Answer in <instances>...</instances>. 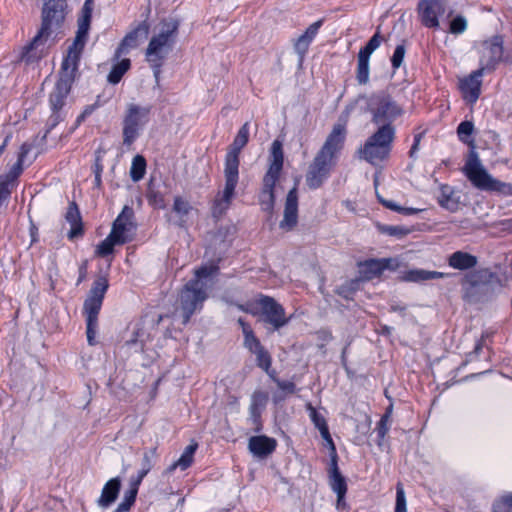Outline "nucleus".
<instances>
[{
    "label": "nucleus",
    "mask_w": 512,
    "mask_h": 512,
    "mask_svg": "<svg viewBox=\"0 0 512 512\" xmlns=\"http://www.w3.org/2000/svg\"><path fill=\"white\" fill-rule=\"evenodd\" d=\"M95 184L98 187L101 185V174H99V170H95Z\"/></svg>",
    "instance_id": "obj_64"
},
{
    "label": "nucleus",
    "mask_w": 512,
    "mask_h": 512,
    "mask_svg": "<svg viewBox=\"0 0 512 512\" xmlns=\"http://www.w3.org/2000/svg\"><path fill=\"white\" fill-rule=\"evenodd\" d=\"M276 446V440L265 435L252 436L248 441L249 451L258 458H266L275 451Z\"/></svg>",
    "instance_id": "obj_24"
},
{
    "label": "nucleus",
    "mask_w": 512,
    "mask_h": 512,
    "mask_svg": "<svg viewBox=\"0 0 512 512\" xmlns=\"http://www.w3.org/2000/svg\"><path fill=\"white\" fill-rule=\"evenodd\" d=\"M346 134V120H339L333 125L331 132L328 134L317 154L336 163L338 154L344 146Z\"/></svg>",
    "instance_id": "obj_11"
},
{
    "label": "nucleus",
    "mask_w": 512,
    "mask_h": 512,
    "mask_svg": "<svg viewBox=\"0 0 512 512\" xmlns=\"http://www.w3.org/2000/svg\"><path fill=\"white\" fill-rule=\"evenodd\" d=\"M405 56V47L403 45H398L393 53L391 62L392 66L397 69L401 66L403 59Z\"/></svg>",
    "instance_id": "obj_55"
},
{
    "label": "nucleus",
    "mask_w": 512,
    "mask_h": 512,
    "mask_svg": "<svg viewBox=\"0 0 512 512\" xmlns=\"http://www.w3.org/2000/svg\"><path fill=\"white\" fill-rule=\"evenodd\" d=\"M322 25V21H316L312 23L306 31L297 38V40L294 43V49L296 53L299 55L300 60H302L308 51L309 45L314 39V37L317 35L320 27Z\"/></svg>",
    "instance_id": "obj_25"
},
{
    "label": "nucleus",
    "mask_w": 512,
    "mask_h": 512,
    "mask_svg": "<svg viewBox=\"0 0 512 512\" xmlns=\"http://www.w3.org/2000/svg\"><path fill=\"white\" fill-rule=\"evenodd\" d=\"M15 183L0 176V209L7 205Z\"/></svg>",
    "instance_id": "obj_43"
},
{
    "label": "nucleus",
    "mask_w": 512,
    "mask_h": 512,
    "mask_svg": "<svg viewBox=\"0 0 512 512\" xmlns=\"http://www.w3.org/2000/svg\"><path fill=\"white\" fill-rule=\"evenodd\" d=\"M66 220L71 225V229L68 234L69 238L73 239L75 237L82 235L83 229L81 216L78 207L75 203H71L69 205L68 210L66 212Z\"/></svg>",
    "instance_id": "obj_31"
},
{
    "label": "nucleus",
    "mask_w": 512,
    "mask_h": 512,
    "mask_svg": "<svg viewBox=\"0 0 512 512\" xmlns=\"http://www.w3.org/2000/svg\"><path fill=\"white\" fill-rule=\"evenodd\" d=\"M135 228L134 211L130 206L125 205L121 213L114 220L110 232L114 233L118 241L120 240V242L125 244L132 239Z\"/></svg>",
    "instance_id": "obj_16"
},
{
    "label": "nucleus",
    "mask_w": 512,
    "mask_h": 512,
    "mask_svg": "<svg viewBox=\"0 0 512 512\" xmlns=\"http://www.w3.org/2000/svg\"><path fill=\"white\" fill-rule=\"evenodd\" d=\"M85 45V40L75 37L73 44L69 47L68 54L62 63V73L59 80H67L71 84L77 70L78 61Z\"/></svg>",
    "instance_id": "obj_20"
},
{
    "label": "nucleus",
    "mask_w": 512,
    "mask_h": 512,
    "mask_svg": "<svg viewBox=\"0 0 512 512\" xmlns=\"http://www.w3.org/2000/svg\"><path fill=\"white\" fill-rule=\"evenodd\" d=\"M388 419H389V411H387V413L382 416V418L376 428V431H377L380 439H384L385 435L388 432V429H389L387 426Z\"/></svg>",
    "instance_id": "obj_56"
},
{
    "label": "nucleus",
    "mask_w": 512,
    "mask_h": 512,
    "mask_svg": "<svg viewBox=\"0 0 512 512\" xmlns=\"http://www.w3.org/2000/svg\"><path fill=\"white\" fill-rule=\"evenodd\" d=\"M197 448L198 444L196 442L189 444L183 451L180 458L167 468V472L172 473L177 468H180L181 470L187 469L193 462V456Z\"/></svg>",
    "instance_id": "obj_32"
},
{
    "label": "nucleus",
    "mask_w": 512,
    "mask_h": 512,
    "mask_svg": "<svg viewBox=\"0 0 512 512\" xmlns=\"http://www.w3.org/2000/svg\"><path fill=\"white\" fill-rule=\"evenodd\" d=\"M420 135H417L415 137V142H414V145L412 146L411 150H410V156L412 157L414 155V153L416 152V150L418 149V146H419V143H420Z\"/></svg>",
    "instance_id": "obj_62"
},
{
    "label": "nucleus",
    "mask_w": 512,
    "mask_h": 512,
    "mask_svg": "<svg viewBox=\"0 0 512 512\" xmlns=\"http://www.w3.org/2000/svg\"><path fill=\"white\" fill-rule=\"evenodd\" d=\"M150 109L129 104L123 119V143L130 146L139 136L140 130L148 121Z\"/></svg>",
    "instance_id": "obj_9"
},
{
    "label": "nucleus",
    "mask_w": 512,
    "mask_h": 512,
    "mask_svg": "<svg viewBox=\"0 0 512 512\" xmlns=\"http://www.w3.org/2000/svg\"><path fill=\"white\" fill-rule=\"evenodd\" d=\"M438 203L441 207L451 212H455L459 209L460 198L450 186L443 185L441 186L440 193L438 195Z\"/></svg>",
    "instance_id": "obj_30"
},
{
    "label": "nucleus",
    "mask_w": 512,
    "mask_h": 512,
    "mask_svg": "<svg viewBox=\"0 0 512 512\" xmlns=\"http://www.w3.org/2000/svg\"><path fill=\"white\" fill-rule=\"evenodd\" d=\"M503 60V39L494 36L484 41L481 45L480 70L493 71L500 61Z\"/></svg>",
    "instance_id": "obj_13"
},
{
    "label": "nucleus",
    "mask_w": 512,
    "mask_h": 512,
    "mask_svg": "<svg viewBox=\"0 0 512 512\" xmlns=\"http://www.w3.org/2000/svg\"><path fill=\"white\" fill-rule=\"evenodd\" d=\"M446 11L445 0H421L418 4V13L423 25L429 28L439 27L438 18Z\"/></svg>",
    "instance_id": "obj_17"
},
{
    "label": "nucleus",
    "mask_w": 512,
    "mask_h": 512,
    "mask_svg": "<svg viewBox=\"0 0 512 512\" xmlns=\"http://www.w3.org/2000/svg\"><path fill=\"white\" fill-rule=\"evenodd\" d=\"M322 438L326 441V443H327V445L329 447V450H330V453H331V460L335 459V461H337L336 447L334 445V442H333V440L331 438L330 433L328 432V436L327 437H322Z\"/></svg>",
    "instance_id": "obj_60"
},
{
    "label": "nucleus",
    "mask_w": 512,
    "mask_h": 512,
    "mask_svg": "<svg viewBox=\"0 0 512 512\" xmlns=\"http://www.w3.org/2000/svg\"><path fill=\"white\" fill-rule=\"evenodd\" d=\"M395 512H407L405 493L401 484L397 485Z\"/></svg>",
    "instance_id": "obj_53"
},
{
    "label": "nucleus",
    "mask_w": 512,
    "mask_h": 512,
    "mask_svg": "<svg viewBox=\"0 0 512 512\" xmlns=\"http://www.w3.org/2000/svg\"><path fill=\"white\" fill-rule=\"evenodd\" d=\"M336 507L337 509H344L346 507V503L344 501V498H339V496H337V503H336Z\"/></svg>",
    "instance_id": "obj_63"
},
{
    "label": "nucleus",
    "mask_w": 512,
    "mask_h": 512,
    "mask_svg": "<svg viewBox=\"0 0 512 512\" xmlns=\"http://www.w3.org/2000/svg\"><path fill=\"white\" fill-rule=\"evenodd\" d=\"M146 170V161L144 157L137 155L133 158L131 169H130V176L133 181L137 182L141 180L144 177Z\"/></svg>",
    "instance_id": "obj_42"
},
{
    "label": "nucleus",
    "mask_w": 512,
    "mask_h": 512,
    "mask_svg": "<svg viewBox=\"0 0 512 512\" xmlns=\"http://www.w3.org/2000/svg\"><path fill=\"white\" fill-rule=\"evenodd\" d=\"M141 482L142 481L136 478L131 480L129 490L125 492L123 501L118 505L114 512H127L130 509L135 502Z\"/></svg>",
    "instance_id": "obj_34"
},
{
    "label": "nucleus",
    "mask_w": 512,
    "mask_h": 512,
    "mask_svg": "<svg viewBox=\"0 0 512 512\" xmlns=\"http://www.w3.org/2000/svg\"><path fill=\"white\" fill-rule=\"evenodd\" d=\"M123 242L118 241V238L114 235V233H109V235L97 246L96 253L99 256H107L113 252L115 245H122Z\"/></svg>",
    "instance_id": "obj_39"
},
{
    "label": "nucleus",
    "mask_w": 512,
    "mask_h": 512,
    "mask_svg": "<svg viewBox=\"0 0 512 512\" xmlns=\"http://www.w3.org/2000/svg\"><path fill=\"white\" fill-rule=\"evenodd\" d=\"M249 127L245 123L238 131L233 143L229 146L225 157V186L214 201L213 215L221 216L229 208L239 179V154L248 143Z\"/></svg>",
    "instance_id": "obj_1"
},
{
    "label": "nucleus",
    "mask_w": 512,
    "mask_h": 512,
    "mask_svg": "<svg viewBox=\"0 0 512 512\" xmlns=\"http://www.w3.org/2000/svg\"><path fill=\"white\" fill-rule=\"evenodd\" d=\"M206 291L199 286V281H189L182 289L177 310L180 311L183 324H186L191 315L201 307L206 299Z\"/></svg>",
    "instance_id": "obj_8"
},
{
    "label": "nucleus",
    "mask_w": 512,
    "mask_h": 512,
    "mask_svg": "<svg viewBox=\"0 0 512 512\" xmlns=\"http://www.w3.org/2000/svg\"><path fill=\"white\" fill-rule=\"evenodd\" d=\"M25 162H20L19 159H17V162L13 164V166L10 168V170L5 174L2 175L4 178L16 183L17 178L20 176V174L23 171V165Z\"/></svg>",
    "instance_id": "obj_52"
},
{
    "label": "nucleus",
    "mask_w": 512,
    "mask_h": 512,
    "mask_svg": "<svg viewBox=\"0 0 512 512\" xmlns=\"http://www.w3.org/2000/svg\"><path fill=\"white\" fill-rule=\"evenodd\" d=\"M392 259H383V260H370L365 263L366 272L370 273L372 276L380 275L385 269L391 268Z\"/></svg>",
    "instance_id": "obj_40"
},
{
    "label": "nucleus",
    "mask_w": 512,
    "mask_h": 512,
    "mask_svg": "<svg viewBox=\"0 0 512 512\" xmlns=\"http://www.w3.org/2000/svg\"><path fill=\"white\" fill-rule=\"evenodd\" d=\"M66 2L46 0L42 9V24L31 43L24 48L22 60L26 63L38 61L45 55L46 43L64 21Z\"/></svg>",
    "instance_id": "obj_2"
},
{
    "label": "nucleus",
    "mask_w": 512,
    "mask_h": 512,
    "mask_svg": "<svg viewBox=\"0 0 512 512\" xmlns=\"http://www.w3.org/2000/svg\"><path fill=\"white\" fill-rule=\"evenodd\" d=\"M381 231L387 235L394 236L397 238H403L408 235L411 231L404 226H393L385 225L381 227Z\"/></svg>",
    "instance_id": "obj_49"
},
{
    "label": "nucleus",
    "mask_w": 512,
    "mask_h": 512,
    "mask_svg": "<svg viewBox=\"0 0 512 512\" xmlns=\"http://www.w3.org/2000/svg\"><path fill=\"white\" fill-rule=\"evenodd\" d=\"M477 263L478 259L476 256L464 251H456L448 257V265L457 270L474 268Z\"/></svg>",
    "instance_id": "obj_26"
},
{
    "label": "nucleus",
    "mask_w": 512,
    "mask_h": 512,
    "mask_svg": "<svg viewBox=\"0 0 512 512\" xmlns=\"http://www.w3.org/2000/svg\"><path fill=\"white\" fill-rule=\"evenodd\" d=\"M448 274L438 271H429L425 269H411L404 273L402 279L407 282H424L434 279H441Z\"/></svg>",
    "instance_id": "obj_29"
},
{
    "label": "nucleus",
    "mask_w": 512,
    "mask_h": 512,
    "mask_svg": "<svg viewBox=\"0 0 512 512\" xmlns=\"http://www.w3.org/2000/svg\"><path fill=\"white\" fill-rule=\"evenodd\" d=\"M462 172L472 185L479 190L502 192L508 188L507 184L495 179L489 174L474 149L470 151L462 168Z\"/></svg>",
    "instance_id": "obj_6"
},
{
    "label": "nucleus",
    "mask_w": 512,
    "mask_h": 512,
    "mask_svg": "<svg viewBox=\"0 0 512 512\" xmlns=\"http://www.w3.org/2000/svg\"><path fill=\"white\" fill-rule=\"evenodd\" d=\"M107 288V279L105 277L97 278L84 302V312L87 322L86 334L89 345L96 344L95 335L98 326V314Z\"/></svg>",
    "instance_id": "obj_7"
},
{
    "label": "nucleus",
    "mask_w": 512,
    "mask_h": 512,
    "mask_svg": "<svg viewBox=\"0 0 512 512\" xmlns=\"http://www.w3.org/2000/svg\"><path fill=\"white\" fill-rule=\"evenodd\" d=\"M494 283L503 285L502 281L489 269H479L464 278L463 288L471 300H476L479 294L487 293Z\"/></svg>",
    "instance_id": "obj_10"
},
{
    "label": "nucleus",
    "mask_w": 512,
    "mask_h": 512,
    "mask_svg": "<svg viewBox=\"0 0 512 512\" xmlns=\"http://www.w3.org/2000/svg\"><path fill=\"white\" fill-rule=\"evenodd\" d=\"M172 212L174 217L170 221L178 227H185L193 215L197 214V210L191 203L181 196L174 197Z\"/></svg>",
    "instance_id": "obj_22"
},
{
    "label": "nucleus",
    "mask_w": 512,
    "mask_h": 512,
    "mask_svg": "<svg viewBox=\"0 0 512 512\" xmlns=\"http://www.w3.org/2000/svg\"><path fill=\"white\" fill-rule=\"evenodd\" d=\"M473 129H474L473 123L470 121H464V122L460 123L457 128V133L459 135V138L465 143H470L466 139V137H468L472 134Z\"/></svg>",
    "instance_id": "obj_51"
},
{
    "label": "nucleus",
    "mask_w": 512,
    "mask_h": 512,
    "mask_svg": "<svg viewBox=\"0 0 512 512\" xmlns=\"http://www.w3.org/2000/svg\"><path fill=\"white\" fill-rule=\"evenodd\" d=\"M34 142L35 140L33 142H25L21 145L18 154V159L20 160V162H28V164H30L35 160L36 155H34L33 157H29V153L34 148Z\"/></svg>",
    "instance_id": "obj_50"
},
{
    "label": "nucleus",
    "mask_w": 512,
    "mask_h": 512,
    "mask_svg": "<svg viewBox=\"0 0 512 512\" xmlns=\"http://www.w3.org/2000/svg\"><path fill=\"white\" fill-rule=\"evenodd\" d=\"M238 323L240 324V326L242 328L243 335H244V346L250 352L256 350L259 347H261L262 344L260 343V341L254 335V332H253L252 328L246 322H244V320L241 319V318L238 319Z\"/></svg>",
    "instance_id": "obj_37"
},
{
    "label": "nucleus",
    "mask_w": 512,
    "mask_h": 512,
    "mask_svg": "<svg viewBox=\"0 0 512 512\" xmlns=\"http://www.w3.org/2000/svg\"><path fill=\"white\" fill-rule=\"evenodd\" d=\"M395 138L394 126H380L359 149L360 158L376 165L389 157Z\"/></svg>",
    "instance_id": "obj_5"
},
{
    "label": "nucleus",
    "mask_w": 512,
    "mask_h": 512,
    "mask_svg": "<svg viewBox=\"0 0 512 512\" xmlns=\"http://www.w3.org/2000/svg\"><path fill=\"white\" fill-rule=\"evenodd\" d=\"M306 408L309 411V415H310L312 422L314 423L315 427L318 428L321 436L327 437L328 436V426H327L325 418L321 414H319L310 403L307 404Z\"/></svg>",
    "instance_id": "obj_41"
},
{
    "label": "nucleus",
    "mask_w": 512,
    "mask_h": 512,
    "mask_svg": "<svg viewBox=\"0 0 512 512\" xmlns=\"http://www.w3.org/2000/svg\"><path fill=\"white\" fill-rule=\"evenodd\" d=\"M362 111L371 115V121L377 126H393L392 123L404 114L403 107L384 91L361 94L357 97Z\"/></svg>",
    "instance_id": "obj_3"
},
{
    "label": "nucleus",
    "mask_w": 512,
    "mask_h": 512,
    "mask_svg": "<svg viewBox=\"0 0 512 512\" xmlns=\"http://www.w3.org/2000/svg\"><path fill=\"white\" fill-rule=\"evenodd\" d=\"M298 221V195L296 185L288 192L285 202L283 220L280 228L286 231L292 230Z\"/></svg>",
    "instance_id": "obj_21"
},
{
    "label": "nucleus",
    "mask_w": 512,
    "mask_h": 512,
    "mask_svg": "<svg viewBox=\"0 0 512 512\" xmlns=\"http://www.w3.org/2000/svg\"><path fill=\"white\" fill-rule=\"evenodd\" d=\"M260 205L263 211L272 213L275 204L274 191L262 189L259 197Z\"/></svg>",
    "instance_id": "obj_46"
},
{
    "label": "nucleus",
    "mask_w": 512,
    "mask_h": 512,
    "mask_svg": "<svg viewBox=\"0 0 512 512\" xmlns=\"http://www.w3.org/2000/svg\"><path fill=\"white\" fill-rule=\"evenodd\" d=\"M259 305L261 306L262 320L270 324L273 330H278L288 323L289 318L286 317L284 308L273 298L263 296L259 300Z\"/></svg>",
    "instance_id": "obj_14"
},
{
    "label": "nucleus",
    "mask_w": 512,
    "mask_h": 512,
    "mask_svg": "<svg viewBox=\"0 0 512 512\" xmlns=\"http://www.w3.org/2000/svg\"><path fill=\"white\" fill-rule=\"evenodd\" d=\"M335 165V162L316 153L312 162L309 164L305 175L307 186L310 189L320 188L329 178Z\"/></svg>",
    "instance_id": "obj_12"
},
{
    "label": "nucleus",
    "mask_w": 512,
    "mask_h": 512,
    "mask_svg": "<svg viewBox=\"0 0 512 512\" xmlns=\"http://www.w3.org/2000/svg\"><path fill=\"white\" fill-rule=\"evenodd\" d=\"M157 458V449L156 447L145 451L143 453V458L141 462V469L139 470L136 479H139L140 481L143 480V478L150 472V470L153 468L154 460Z\"/></svg>",
    "instance_id": "obj_38"
},
{
    "label": "nucleus",
    "mask_w": 512,
    "mask_h": 512,
    "mask_svg": "<svg viewBox=\"0 0 512 512\" xmlns=\"http://www.w3.org/2000/svg\"><path fill=\"white\" fill-rule=\"evenodd\" d=\"M329 483L331 489L339 496V498H344L347 492V484L344 476L340 473L337 461L332 459V463L329 469Z\"/></svg>",
    "instance_id": "obj_28"
},
{
    "label": "nucleus",
    "mask_w": 512,
    "mask_h": 512,
    "mask_svg": "<svg viewBox=\"0 0 512 512\" xmlns=\"http://www.w3.org/2000/svg\"><path fill=\"white\" fill-rule=\"evenodd\" d=\"M483 74L482 70L477 69L459 80V89L467 103L474 104L478 100L481 93V77Z\"/></svg>",
    "instance_id": "obj_19"
},
{
    "label": "nucleus",
    "mask_w": 512,
    "mask_h": 512,
    "mask_svg": "<svg viewBox=\"0 0 512 512\" xmlns=\"http://www.w3.org/2000/svg\"><path fill=\"white\" fill-rule=\"evenodd\" d=\"M254 405H265L268 400V395L261 391H256L252 396Z\"/></svg>",
    "instance_id": "obj_58"
},
{
    "label": "nucleus",
    "mask_w": 512,
    "mask_h": 512,
    "mask_svg": "<svg viewBox=\"0 0 512 512\" xmlns=\"http://www.w3.org/2000/svg\"><path fill=\"white\" fill-rule=\"evenodd\" d=\"M380 201L388 209H391L393 211H397V212H399L401 214H404V215H414V214H417V213H419L421 211V209H417V208L401 207V206L397 205L395 202H393L391 200L380 199Z\"/></svg>",
    "instance_id": "obj_48"
},
{
    "label": "nucleus",
    "mask_w": 512,
    "mask_h": 512,
    "mask_svg": "<svg viewBox=\"0 0 512 512\" xmlns=\"http://www.w3.org/2000/svg\"><path fill=\"white\" fill-rule=\"evenodd\" d=\"M178 27L179 23L176 20L162 21L146 49V60L153 69L156 84L159 83L161 66L173 49Z\"/></svg>",
    "instance_id": "obj_4"
},
{
    "label": "nucleus",
    "mask_w": 512,
    "mask_h": 512,
    "mask_svg": "<svg viewBox=\"0 0 512 512\" xmlns=\"http://www.w3.org/2000/svg\"><path fill=\"white\" fill-rule=\"evenodd\" d=\"M82 18L79 20L76 38L86 41L92 15V0H86L82 9Z\"/></svg>",
    "instance_id": "obj_35"
},
{
    "label": "nucleus",
    "mask_w": 512,
    "mask_h": 512,
    "mask_svg": "<svg viewBox=\"0 0 512 512\" xmlns=\"http://www.w3.org/2000/svg\"><path fill=\"white\" fill-rule=\"evenodd\" d=\"M467 22L462 16H457L450 23V32L453 34H459L466 30Z\"/></svg>",
    "instance_id": "obj_54"
},
{
    "label": "nucleus",
    "mask_w": 512,
    "mask_h": 512,
    "mask_svg": "<svg viewBox=\"0 0 512 512\" xmlns=\"http://www.w3.org/2000/svg\"><path fill=\"white\" fill-rule=\"evenodd\" d=\"M96 108V105L87 106L84 111L79 115L77 122L80 123L83 121L88 115H90Z\"/></svg>",
    "instance_id": "obj_61"
},
{
    "label": "nucleus",
    "mask_w": 512,
    "mask_h": 512,
    "mask_svg": "<svg viewBox=\"0 0 512 512\" xmlns=\"http://www.w3.org/2000/svg\"><path fill=\"white\" fill-rule=\"evenodd\" d=\"M256 356L257 365L262 368L266 373H269V369L271 367V356L268 351L263 347H259L256 350L252 351Z\"/></svg>",
    "instance_id": "obj_44"
},
{
    "label": "nucleus",
    "mask_w": 512,
    "mask_h": 512,
    "mask_svg": "<svg viewBox=\"0 0 512 512\" xmlns=\"http://www.w3.org/2000/svg\"><path fill=\"white\" fill-rule=\"evenodd\" d=\"M275 381H276V383H277V386H278L280 389H282V390H284V391H287V392H289V393H293V392H294V390H295V385H294V383L289 382V381H280V380H278V379H276Z\"/></svg>",
    "instance_id": "obj_59"
},
{
    "label": "nucleus",
    "mask_w": 512,
    "mask_h": 512,
    "mask_svg": "<svg viewBox=\"0 0 512 512\" xmlns=\"http://www.w3.org/2000/svg\"><path fill=\"white\" fill-rule=\"evenodd\" d=\"M71 84L67 80H59L56 84L55 90L50 95V103L54 110L60 109L66 96L70 91Z\"/></svg>",
    "instance_id": "obj_33"
},
{
    "label": "nucleus",
    "mask_w": 512,
    "mask_h": 512,
    "mask_svg": "<svg viewBox=\"0 0 512 512\" xmlns=\"http://www.w3.org/2000/svg\"><path fill=\"white\" fill-rule=\"evenodd\" d=\"M130 65L131 63L128 58H124L118 61L116 64H114L112 66L110 73L107 76L108 82L111 84L119 83L123 75L129 70Z\"/></svg>",
    "instance_id": "obj_36"
},
{
    "label": "nucleus",
    "mask_w": 512,
    "mask_h": 512,
    "mask_svg": "<svg viewBox=\"0 0 512 512\" xmlns=\"http://www.w3.org/2000/svg\"><path fill=\"white\" fill-rule=\"evenodd\" d=\"M217 272L218 267L216 265L202 266L195 270V279L192 281H199V286L205 289L206 285L202 280L217 274Z\"/></svg>",
    "instance_id": "obj_45"
},
{
    "label": "nucleus",
    "mask_w": 512,
    "mask_h": 512,
    "mask_svg": "<svg viewBox=\"0 0 512 512\" xmlns=\"http://www.w3.org/2000/svg\"><path fill=\"white\" fill-rule=\"evenodd\" d=\"M149 202L154 205L155 207L157 208H165V202H164V198L157 192H150L149 196Z\"/></svg>",
    "instance_id": "obj_57"
},
{
    "label": "nucleus",
    "mask_w": 512,
    "mask_h": 512,
    "mask_svg": "<svg viewBox=\"0 0 512 512\" xmlns=\"http://www.w3.org/2000/svg\"><path fill=\"white\" fill-rule=\"evenodd\" d=\"M494 512L512 511V492L500 497L493 505Z\"/></svg>",
    "instance_id": "obj_47"
},
{
    "label": "nucleus",
    "mask_w": 512,
    "mask_h": 512,
    "mask_svg": "<svg viewBox=\"0 0 512 512\" xmlns=\"http://www.w3.org/2000/svg\"><path fill=\"white\" fill-rule=\"evenodd\" d=\"M148 25L141 23L132 32L127 34L116 50L115 57L118 59L122 54H126L130 49L137 47L148 35Z\"/></svg>",
    "instance_id": "obj_23"
},
{
    "label": "nucleus",
    "mask_w": 512,
    "mask_h": 512,
    "mask_svg": "<svg viewBox=\"0 0 512 512\" xmlns=\"http://www.w3.org/2000/svg\"><path fill=\"white\" fill-rule=\"evenodd\" d=\"M121 481L119 478L110 479L103 487L101 496L97 503L102 508L110 506L117 498L120 491Z\"/></svg>",
    "instance_id": "obj_27"
},
{
    "label": "nucleus",
    "mask_w": 512,
    "mask_h": 512,
    "mask_svg": "<svg viewBox=\"0 0 512 512\" xmlns=\"http://www.w3.org/2000/svg\"><path fill=\"white\" fill-rule=\"evenodd\" d=\"M379 34L371 37L368 43L360 49L358 53V65L356 80L360 85H366L369 82V59L370 55L379 47Z\"/></svg>",
    "instance_id": "obj_18"
},
{
    "label": "nucleus",
    "mask_w": 512,
    "mask_h": 512,
    "mask_svg": "<svg viewBox=\"0 0 512 512\" xmlns=\"http://www.w3.org/2000/svg\"><path fill=\"white\" fill-rule=\"evenodd\" d=\"M283 150L282 143L279 140L273 141L269 156V168L263 178V188L274 191L279 175L283 168Z\"/></svg>",
    "instance_id": "obj_15"
}]
</instances>
